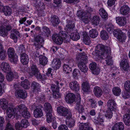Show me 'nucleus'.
Returning a JSON list of instances; mask_svg holds the SVG:
<instances>
[{"label":"nucleus","mask_w":130,"mask_h":130,"mask_svg":"<svg viewBox=\"0 0 130 130\" xmlns=\"http://www.w3.org/2000/svg\"><path fill=\"white\" fill-rule=\"evenodd\" d=\"M112 111L108 110L106 113L105 115L106 117L108 119L111 118L112 116Z\"/></svg>","instance_id":"obj_61"},{"label":"nucleus","mask_w":130,"mask_h":130,"mask_svg":"<svg viewBox=\"0 0 130 130\" xmlns=\"http://www.w3.org/2000/svg\"><path fill=\"white\" fill-rule=\"evenodd\" d=\"M100 35L101 38L104 40H107L109 37L107 32L105 30L102 31Z\"/></svg>","instance_id":"obj_48"},{"label":"nucleus","mask_w":130,"mask_h":130,"mask_svg":"<svg viewBox=\"0 0 130 130\" xmlns=\"http://www.w3.org/2000/svg\"><path fill=\"white\" fill-rule=\"evenodd\" d=\"M71 38L74 41L78 40L80 38V36L79 33L77 32L72 33L70 35Z\"/></svg>","instance_id":"obj_42"},{"label":"nucleus","mask_w":130,"mask_h":130,"mask_svg":"<svg viewBox=\"0 0 130 130\" xmlns=\"http://www.w3.org/2000/svg\"><path fill=\"white\" fill-rule=\"evenodd\" d=\"M83 41L84 42L86 45H89L91 43L90 38L87 35H84Z\"/></svg>","instance_id":"obj_46"},{"label":"nucleus","mask_w":130,"mask_h":130,"mask_svg":"<svg viewBox=\"0 0 130 130\" xmlns=\"http://www.w3.org/2000/svg\"><path fill=\"white\" fill-rule=\"evenodd\" d=\"M32 41L33 43V45L35 46V49L36 50H38L43 47L42 43L44 41L42 35L39 34L34 36Z\"/></svg>","instance_id":"obj_2"},{"label":"nucleus","mask_w":130,"mask_h":130,"mask_svg":"<svg viewBox=\"0 0 130 130\" xmlns=\"http://www.w3.org/2000/svg\"><path fill=\"white\" fill-rule=\"evenodd\" d=\"M34 115L36 118L40 117L43 115V113L41 109L40 108H38L35 109L34 112Z\"/></svg>","instance_id":"obj_34"},{"label":"nucleus","mask_w":130,"mask_h":130,"mask_svg":"<svg viewBox=\"0 0 130 130\" xmlns=\"http://www.w3.org/2000/svg\"><path fill=\"white\" fill-rule=\"evenodd\" d=\"M15 95L18 98L24 99L27 97V94L25 91L21 89L16 90Z\"/></svg>","instance_id":"obj_11"},{"label":"nucleus","mask_w":130,"mask_h":130,"mask_svg":"<svg viewBox=\"0 0 130 130\" xmlns=\"http://www.w3.org/2000/svg\"><path fill=\"white\" fill-rule=\"evenodd\" d=\"M57 110L59 115L64 117L68 116L70 114H72L68 109L62 106L58 107Z\"/></svg>","instance_id":"obj_7"},{"label":"nucleus","mask_w":130,"mask_h":130,"mask_svg":"<svg viewBox=\"0 0 130 130\" xmlns=\"http://www.w3.org/2000/svg\"><path fill=\"white\" fill-rule=\"evenodd\" d=\"M66 32H62L59 33V34H54L52 36V39L53 41L57 44L60 45L62 44L63 40V38L66 39L67 37Z\"/></svg>","instance_id":"obj_3"},{"label":"nucleus","mask_w":130,"mask_h":130,"mask_svg":"<svg viewBox=\"0 0 130 130\" xmlns=\"http://www.w3.org/2000/svg\"><path fill=\"white\" fill-rule=\"evenodd\" d=\"M129 11V8L127 5H123L121 8L120 12L123 15H126L128 14Z\"/></svg>","instance_id":"obj_30"},{"label":"nucleus","mask_w":130,"mask_h":130,"mask_svg":"<svg viewBox=\"0 0 130 130\" xmlns=\"http://www.w3.org/2000/svg\"><path fill=\"white\" fill-rule=\"evenodd\" d=\"M5 130H14L12 125L9 122L7 123Z\"/></svg>","instance_id":"obj_64"},{"label":"nucleus","mask_w":130,"mask_h":130,"mask_svg":"<svg viewBox=\"0 0 130 130\" xmlns=\"http://www.w3.org/2000/svg\"><path fill=\"white\" fill-rule=\"evenodd\" d=\"M44 109L46 110V112H52V107L51 104L48 103H45L44 105Z\"/></svg>","instance_id":"obj_45"},{"label":"nucleus","mask_w":130,"mask_h":130,"mask_svg":"<svg viewBox=\"0 0 130 130\" xmlns=\"http://www.w3.org/2000/svg\"><path fill=\"white\" fill-rule=\"evenodd\" d=\"M123 120L126 125H130V108L128 110L127 113L123 115Z\"/></svg>","instance_id":"obj_17"},{"label":"nucleus","mask_w":130,"mask_h":130,"mask_svg":"<svg viewBox=\"0 0 130 130\" xmlns=\"http://www.w3.org/2000/svg\"><path fill=\"white\" fill-rule=\"evenodd\" d=\"M49 21L51 25L53 27L57 26L60 22V20L58 17L56 15H52Z\"/></svg>","instance_id":"obj_9"},{"label":"nucleus","mask_w":130,"mask_h":130,"mask_svg":"<svg viewBox=\"0 0 130 130\" xmlns=\"http://www.w3.org/2000/svg\"><path fill=\"white\" fill-rule=\"evenodd\" d=\"M96 48L101 50V58L102 59H105L110 56V48L109 47L99 44L96 46Z\"/></svg>","instance_id":"obj_1"},{"label":"nucleus","mask_w":130,"mask_h":130,"mask_svg":"<svg viewBox=\"0 0 130 130\" xmlns=\"http://www.w3.org/2000/svg\"><path fill=\"white\" fill-rule=\"evenodd\" d=\"M32 87H33V89L35 90H37L39 91L40 89V85L38 83L35 82H33L31 84Z\"/></svg>","instance_id":"obj_51"},{"label":"nucleus","mask_w":130,"mask_h":130,"mask_svg":"<svg viewBox=\"0 0 130 130\" xmlns=\"http://www.w3.org/2000/svg\"><path fill=\"white\" fill-rule=\"evenodd\" d=\"M107 105L108 107V110H114L116 108V104L114 100L112 99H109L108 101Z\"/></svg>","instance_id":"obj_12"},{"label":"nucleus","mask_w":130,"mask_h":130,"mask_svg":"<svg viewBox=\"0 0 130 130\" xmlns=\"http://www.w3.org/2000/svg\"><path fill=\"white\" fill-rule=\"evenodd\" d=\"M117 23L120 26H123L126 23V19L123 17H118L116 18Z\"/></svg>","instance_id":"obj_27"},{"label":"nucleus","mask_w":130,"mask_h":130,"mask_svg":"<svg viewBox=\"0 0 130 130\" xmlns=\"http://www.w3.org/2000/svg\"><path fill=\"white\" fill-rule=\"evenodd\" d=\"M2 25L5 28L8 32V31H10L12 28L11 24H10L9 22L7 20H4Z\"/></svg>","instance_id":"obj_28"},{"label":"nucleus","mask_w":130,"mask_h":130,"mask_svg":"<svg viewBox=\"0 0 130 130\" xmlns=\"http://www.w3.org/2000/svg\"><path fill=\"white\" fill-rule=\"evenodd\" d=\"M124 128L123 124L122 122H118L113 126L112 130H124Z\"/></svg>","instance_id":"obj_26"},{"label":"nucleus","mask_w":130,"mask_h":130,"mask_svg":"<svg viewBox=\"0 0 130 130\" xmlns=\"http://www.w3.org/2000/svg\"><path fill=\"white\" fill-rule=\"evenodd\" d=\"M72 114H70L69 116L66 117V122L67 125L69 127L71 128L75 125V121L72 118Z\"/></svg>","instance_id":"obj_14"},{"label":"nucleus","mask_w":130,"mask_h":130,"mask_svg":"<svg viewBox=\"0 0 130 130\" xmlns=\"http://www.w3.org/2000/svg\"><path fill=\"white\" fill-rule=\"evenodd\" d=\"M100 15L103 18L106 20L108 18V14L106 11L103 8H101L99 10Z\"/></svg>","instance_id":"obj_37"},{"label":"nucleus","mask_w":130,"mask_h":130,"mask_svg":"<svg viewBox=\"0 0 130 130\" xmlns=\"http://www.w3.org/2000/svg\"><path fill=\"white\" fill-rule=\"evenodd\" d=\"M21 62L24 65L27 64L29 61V58L28 56L26 54H21Z\"/></svg>","instance_id":"obj_29"},{"label":"nucleus","mask_w":130,"mask_h":130,"mask_svg":"<svg viewBox=\"0 0 130 130\" xmlns=\"http://www.w3.org/2000/svg\"><path fill=\"white\" fill-rule=\"evenodd\" d=\"M43 31L44 32L46 35L47 37L50 34L51 31L49 28L46 26H43L42 27Z\"/></svg>","instance_id":"obj_56"},{"label":"nucleus","mask_w":130,"mask_h":130,"mask_svg":"<svg viewBox=\"0 0 130 130\" xmlns=\"http://www.w3.org/2000/svg\"><path fill=\"white\" fill-rule=\"evenodd\" d=\"M71 67L69 65L64 64L63 65V69L64 71L66 72V74H68L70 72H71L72 70Z\"/></svg>","instance_id":"obj_50"},{"label":"nucleus","mask_w":130,"mask_h":130,"mask_svg":"<svg viewBox=\"0 0 130 130\" xmlns=\"http://www.w3.org/2000/svg\"><path fill=\"white\" fill-rule=\"evenodd\" d=\"M93 92L95 95L97 97H100L102 94V92L101 89L98 86L94 87Z\"/></svg>","instance_id":"obj_32"},{"label":"nucleus","mask_w":130,"mask_h":130,"mask_svg":"<svg viewBox=\"0 0 130 130\" xmlns=\"http://www.w3.org/2000/svg\"><path fill=\"white\" fill-rule=\"evenodd\" d=\"M79 126L80 130H88L91 127L89 123H82L80 124Z\"/></svg>","instance_id":"obj_36"},{"label":"nucleus","mask_w":130,"mask_h":130,"mask_svg":"<svg viewBox=\"0 0 130 130\" xmlns=\"http://www.w3.org/2000/svg\"><path fill=\"white\" fill-rule=\"evenodd\" d=\"M90 36L92 38L96 37L98 35V32L97 30L95 29H93L90 30L89 32Z\"/></svg>","instance_id":"obj_44"},{"label":"nucleus","mask_w":130,"mask_h":130,"mask_svg":"<svg viewBox=\"0 0 130 130\" xmlns=\"http://www.w3.org/2000/svg\"><path fill=\"white\" fill-rule=\"evenodd\" d=\"M30 74L31 76H35L38 79L44 80L45 78L42 76L39 72L37 67L36 65L32 64L30 67Z\"/></svg>","instance_id":"obj_4"},{"label":"nucleus","mask_w":130,"mask_h":130,"mask_svg":"<svg viewBox=\"0 0 130 130\" xmlns=\"http://www.w3.org/2000/svg\"><path fill=\"white\" fill-rule=\"evenodd\" d=\"M0 106L3 110L6 109L8 107V103L7 100L5 99H1L0 100Z\"/></svg>","instance_id":"obj_33"},{"label":"nucleus","mask_w":130,"mask_h":130,"mask_svg":"<svg viewBox=\"0 0 130 130\" xmlns=\"http://www.w3.org/2000/svg\"><path fill=\"white\" fill-rule=\"evenodd\" d=\"M89 68L92 71L93 74L98 75L99 73L100 69L97 67L96 64L95 62L91 63L89 65Z\"/></svg>","instance_id":"obj_8"},{"label":"nucleus","mask_w":130,"mask_h":130,"mask_svg":"<svg viewBox=\"0 0 130 130\" xmlns=\"http://www.w3.org/2000/svg\"><path fill=\"white\" fill-rule=\"evenodd\" d=\"M52 112H46V119L47 122L48 123H50L52 121V116L51 113Z\"/></svg>","instance_id":"obj_55"},{"label":"nucleus","mask_w":130,"mask_h":130,"mask_svg":"<svg viewBox=\"0 0 130 130\" xmlns=\"http://www.w3.org/2000/svg\"><path fill=\"white\" fill-rule=\"evenodd\" d=\"M100 21V17L98 15H95L93 17L92 20V23L95 26L99 24Z\"/></svg>","instance_id":"obj_40"},{"label":"nucleus","mask_w":130,"mask_h":130,"mask_svg":"<svg viewBox=\"0 0 130 130\" xmlns=\"http://www.w3.org/2000/svg\"><path fill=\"white\" fill-rule=\"evenodd\" d=\"M18 111H17V108H9L7 111V116L9 118H11L12 117H14V116L15 115H19V113H18Z\"/></svg>","instance_id":"obj_10"},{"label":"nucleus","mask_w":130,"mask_h":130,"mask_svg":"<svg viewBox=\"0 0 130 130\" xmlns=\"http://www.w3.org/2000/svg\"><path fill=\"white\" fill-rule=\"evenodd\" d=\"M112 57L109 56L105 59H102L101 61V62L104 65H111L113 64V61L112 60Z\"/></svg>","instance_id":"obj_25"},{"label":"nucleus","mask_w":130,"mask_h":130,"mask_svg":"<svg viewBox=\"0 0 130 130\" xmlns=\"http://www.w3.org/2000/svg\"><path fill=\"white\" fill-rule=\"evenodd\" d=\"M39 63L43 66L46 65L47 62L48 60L47 58L42 55L39 56Z\"/></svg>","instance_id":"obj_35"},{"label":"nucleus","mask_w":130,"mask_h":130,"mask_svg":"<svg viewBox=\"0 0 130 130\" xmlns=\"http://www.w3.org/2000/svg\"><path fill=\"white\" fill-rule=\"evenodd\" d=\"M7 53L9 57L11 58V62L14 63H16L18 61V57L15 53L14 49L12 47L9 48L7 51Z\"/></svg>","instance_id":"obj_6"},{"label":"nucleus","mask_w":130,"mask_h":130,"mask_svg":"<svg viewBox=\"0 0 130 130\" xmlns=\"http://www.w3.org/2000/svg\"><path fill=\"white\" fill-rule=\"evenodd\" d=\"M103 118L102 116H99L97 119L95 121V123L96 126L99 128H102L104 126V124Z\"/></svg>","instance_id":"obj_20"},{"label":"nucleus","mask_w":130,"mask_h":130,"mask_svg":"<svg viewBox=\"0 0 130 130\" xmlns=\"http://www.w3.org/2000/svg\"><path fill=\"white\" fill-rule=\"evenodd\" d=\"M69 86L71 89L75 91H78L80 89V86L78 83L75 80L70 82Z\"/></svg>","instance_id":"obj_13"},{"label":"nucleus","mask_w":130,"mask_h":130,"mask_svg":"<svg viewBox=\"0 0 130 130\" xmlns=\"http://www.w3.org/2000/svg\"><path fill=\"white\" fill-rule=\"evenodd\" d=\"M2 70L5 72L10 71L11 69L9 64L6 62H3L1 65Z\"/></svg>","instance_id":"obj_21"},{"label":"nucleus","mask_w":130,"mask_h":130,"mask_svg":"<svg viewBox=\"0 0 130 130\" xmlns=\"http://www.w3.org/2000/svg\"><path fill=\"white\" fill-rule=\"evenodd\" d=\"M25 47L24 45H21L19 47L18 52L19 53H20V54H25Z\"/></svg>","instance_id":"obj_57"},{"label":"nucleus","mask_w":130,"mask_h":130,"mask_svg":"<svg viewBox=\"0 0 130 130\" xmlns=\"http://www.w3.org/2000/svg\"><path fill=\"white\" fill-rule=\"evenodd\" d=\"M78 66L81 71L85 73L87 72L88 70V68L85 64V63L79 62Z\"/></svg>","instance_id":"obj_31"},{"label":"nucleus","mask_w":130,"mask_h":130,"mask_svg":"<svg viewBox=\"0 0 130 130\" xmlns=\"http://www.w3.org/2000/svg\"><path fill=\"white\" fill-rule=\"evenodd\" d=\"M124 87L125 90L127 92H130V81L129 80L126 81L124 85Z\"/></svg>","instance_id":"obj_54"},{"label":"nucleus","mask_w":130,"mask_h":130,"mask_svg":"<svg viewBox=\"0 0 130 130\" xmlns=\"http://www.w3.org/2000/svg\"><path fill=\"white\" fill-rule=\"evenodd\" d=\"M101 50H100L98 49L96 50L95 51H93L92 53V54L95 56H98V57L101 58Z\"/></svg>","instance_id":"obj_62"},{"label":"nucleus","mask_w":130,"mask_h":130,"mask_svg":"<svg viewBox=\"0 0 130 130\" xmlns=\"http://www.w3.org/2000/svg\"><path fill=\"white\" fill-rule=\"evenodd\" d=\"M3 12L6 15H9L12 13V10L10 7L6 6L5 7Z\"/></svg>","instance_id":"obj_47"},{"label":"nucleus","mask_w":130,"mask_h":130,"mask_svg":"<svg viewBox=\"0 0 130 130\" xmlns=\"http://www.w3.org/2000/svg\"><path fill=\"white\" fill-rule=\"evenodd\" d=\"M73 74L74 77L75 78H77V76L80 75V71L79 70L75 69L73 71Z\"/></svg>","instance_id":"obj_63"},{"label":"nucleus","mask_w":130,"mask_h":130,"mask_svg":"<svg viewBox=\"0 0 130 130\" xmlns=\"http://www.w3.org/2000/svg\"><path fill=\"white\" fill-rule=\"evenodd\" d=\"M82 89L85 92H87L90 88L89 84L87 82H84L82 84Z\"/></svg>","instance_id":"obj_49"},{"label":"nucleus","mask_w":130,"mask_h":130,"mask_svg":"<svg viewBox=\"0 0 130 130\" xmlns=\"http://www.w3.org/2000/svg\"><path fill=\"white\" fill-rule=\"evenodd\" d=\"M15 108H17V111H18V112H19V115H20V114L21 113V112L22 113V112L27 109L26 107L24 104L21 105Z\"/></svg>","instance_id":"obj_43"},{"label":"nucleus","mask_w":130,"mask_h":130,"mask_svg":"<svg viewBox=\"0 0 130 130\" xmlns=\"http://www.w3.org/2000/svg\"><path fill=\"white\" fill-rule=\"evenodd\" d=\"M21 85L24 89H27L29 88L30 84L29 81L27 79H25L21 82Z\"/></svg>","instance_id":"obj_38"},{"label":"nucleus","mask_w":130,"mask_h":130,"mask_svg":"<svg viewBox=\"0 0 130 130\" xmlns=\"http://www.w3.org/2000/svg\"><path fill=\"white\" fill-rule=\"evenodd\" d=\"M13 73L10 72L7 74L6 78L7 80L9 81L12 80L13 78Z\"/></svg>","instance_id":"obj_60"},{"label":"nucleus","mask_w":130,"mask_h":130,"mask_svg":"<svg viewBox=\"0 0 130 130\" xmlns=\"http://www.w3.org/2000/svg\"><path fill=\"white\" fill-rule=\"evenodd\" d=\"M67 24L66 25L65 30L68 31H71L74 27V24L72 21L68 20H67Z\"/></svg>","instance_id":"obj_22"},{"label":"nucleus","mask_w":130,"mask_h":130,"mask_svg":"<svg viewBox=\"0 0 130 130\" xmlns=\"http://www.w3.org/2000/svg\"><path fill=\"white\" fill-rule=\"evenodd\" d=\"M76 106L75 109L80 113L83 112L84 109L82 105L80 104V98H78L76 101Z\"/></svg>","instance_id":"obj_16"},{"label":"nucleus","mask_w":130,"mask_h":130,"mask_svg":"<svg viewBox=\"0 0 130 130\" xmlns=\"http://www.w3.org/2000/svg\"><path fill=\"white\" fill-rule=\"evenodd\" d=\"M3 49V45L0 42V58L2 60H5L7 55L6 51Z\"/></svg>","instance_id":"obj_23"},{"label":"nucleus","mask_w":130,"mask_h":130,"mask_svg":"<svg viewBox=\"0 0 130 130\" xmlns=\"http://www.w3.org/2000/svg\"><path fill=\"white\" fill-rule=\"evenodd\" d=\"M106 28L108 32L110 34L113 33V26L111 24H109V25H107L106 26Z\"/></svg>","instance_id":"obj_53"},{"label":"nucleus","mask_w":130,"mask_h":130,"mask_svg":"<svg viewBox=\"0 0 130 130\" xmlns=\"http://www.w3.org/2000/svg\"><path fill=\"white\" fill-rule=\"evenodd\" d=\"M112 92L115 95L118 96L121 93V90L119 87H116L113 88Z\"/></svg>","instance_id":"obj_39"},{"label":"nucleus","mask_w":130,"mask_h":130,"mask_svg":"<svg viewBox=\"0 0 130 130\" xmlns=\"http://www.w3.org/2000/svg\"><path fill=\"white\" fill-rule=\"evenodd\" d=\"M51 88L53 92L59 91V88L58 86L54 84H52L51 85Z\"/></svg>","instance_id":"obj_58"},{"label":"nucleus","mask_w":130,"mask_h":130,"mask_svg":"<svg viewBox=\"0 0 130 130\" xmlns=\"http://www.w3.org/2000/svg\"><path fill=\"white\" fill-rule=\"evenodd\" d=\"M61 62L58 59H55L53 60L52 66L55 69H58L61 66Z\"/></svg>","instance_id":"obj_24"},{"label":"nucleus","mask_w":130,"mask_h":130,"mask_svg":"<svg viewBox=\"0 0 130 130\" xmlns=\"http://www.w3.org/2000/svg\"><path fill=\"white\" fill-rule=\"evenodd\" d=\"M65 99L67 103H72L75 100V96L72 93H69L67 95Z\"/></svg>","instance_id":"obj_19"},{"label":"nucleus","mask_w":130,"mask_h":130,"mask_svg":"<svg viewBox=\"0 0 130 130\" xmlns=\"http://www.w3.org/2000/svg\"><path fill=\"white\" fill-rule=\"evenodd\" d=\"M21 124L23 128H26L27 127L29 124L28 121L25 119H23L21 122Z\"/></svg>","instance_id":"obj_59"},{"label":"nucleus","mask_w":130,"mask_h":130,"mask_svg":"<svg viewBox=\"0 0 130 130\" xmlns=\"http://www.w3.org/2000/svg\"><path fill=\"white\" fill-rule=\"evenodd\" d=\"M8 34V32L6 30L5 28L2 25L0 26V35L5 37L7 36Z\"/></svg>","instance_id":"obj_41"},{"label":"nucleus","mask_w":130,"mask_h":130,"mask_svg":"<svg viewBox=\"0 0 130 130\" xmlns=\"http://www.w3.org/2000/svg\"><path fill=\"white\" fill-rule=\"evenodd\" d=\"M76 58L77 60H80L79 62L86 63L88 61L87 57L84 53L79 54L77 56Z\"/></svg>","instance_id":"obj_15"},{"label":"nucleus","mask_w":130,"mask_h":130,"mask_svg":"<svg viewBox=\"0 0 130 130\" xmlns=\"http://www.w3.org/2000/svg\"><path fill=\"white\" fill-rule=\"evenodd\" d=\"M21 114L22 116L25 118H28L30 117V113L27 110V109L22 112Z\"/></svg>","instance_id":"obj_52"},{"label":"nucleus","mask_w":130,"mask_h":130,"mask_svg":"<svg viewBox=\"0 0 130 130\" xmlns=\"http://www.w3.org/2000/svg\"><path fill=\"white\" fill-rule=\"evenodd\" d=\"M113 35L120 42L124 41L126 39L125 34L123 33L120 29L115 30Z\"/></svg>","instance_id":"obj_5"},{"label":"nucleus","mask_w":130,"mask_h":130,"mask_svg":"<svg viewBox=\"0 0 130 130\" xmlns=\"http://www.w3.org/2000/svg\"><path fill=\"white\" fill-rule=\"evenodd\" d=\"M120 65L122 68L123 70L125 71L128 72L129 71V66L126 60H122L120 63Z\"/></svg>","instance_id":"obj_18"}]
</instances>
